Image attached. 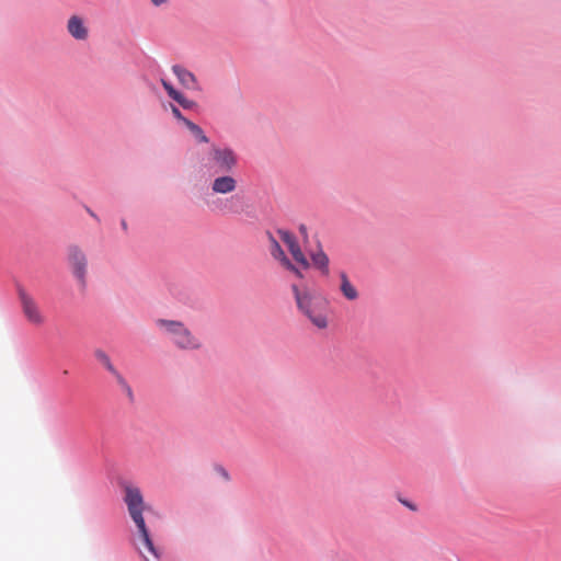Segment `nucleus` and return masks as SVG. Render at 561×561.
Here are the masks:
<instances>
[{"label": "nucleus", "instance_id": "412c9836", "mask_svg": "<svg viewBox=\"0 0 561 561\" xmlns=\"http://www.w3.org/2000/svg\"><path fill=\"white\" fill-rule=\"evenodd\" d=\"M217 472H218V473L220 474V477H222L225 480H227V481H228V480L230 479V476H229L228 471H227L225 468H222V467H218V468H217Z\"/></svg>", "mask_w": 561, "mask_h": 561}, {"label": "nucleus", "instance_id": "6e6552de", "mask_svg": "<svg viewBox=\"0 0 561 561\" xmlns=\"http://www.w3.org/2000/svg\"><path fill=\"white\" fill-rule=\"evenodd\" d=\"M237 187V179L228 173L216 176L210 184L211 192L219 195L233 193Z\"/></svg>", "mask_w": 561, "mask_h": 561}, {"label": "nucleus", "instance_id": "0eeeda50", "mask_svg": "<svg viewBox=\"0 0 561 561\" xmlns=\"http://www.w3.org/2000/svg\"><path fill=\"white\" fill-rule=\"evenodd\" d=\"M277 234L279 239L287 245L293 259L300 264L304 268H308L310 266L306 255L301 251L296 237L284 229H278Z\"/></svg>", "mask_w": 561, "mask_h": 561}, {"label": "nucleus", "instance_id": "f3484780", "mask_svg": "<svg viewBox=\"0 0 561 561\" xmlns=\"http://www.w3.org/2000/svg\"><path fill=\"white\" fill-rule=\"evenodd\" d=\"M161 83H162V87L164 88V90L167 91L168 95L171 99H173V100L178 99L180 92L176 91L170 82H168L167 80L162 79Z\"/></svg>", "mask_w": 561, "mask_h": 561}, {"label": "nucleus", "instance_id": "a211bd4d", "mask_svg": "<svg viewBox=\"0 0 561 561\" xmlns=\"http://www.w3.org/2000/svg\"><path fill=\"white\" fill-rule=\"evenodd\" d=\"M174 101H176L184 108H192L194 106V102L185 98L182 93H180L178 99Z\"/></svg>", "mask_w": 561, "mask_h": 561}, {"label": "nucleus", "instance_id": "2eb2a0df", "mask_svg": "<svg viewBox=\"0 0 561 561\" xmlns=\"http://www.w3.org/2000/svg\"><path fill=\"white\" fill-rule=\"evenodd\" d=\"M185 126L199 142L207 144L209 141L208 137L197 124L193 123L192 121H185Z\"/></svg>", "mask_w": 561, "mask_h": 561}, {"label": "nucleus", "instance_id": "6ab92c4d", "mask_svg": "<svg viewBox=\"0 0 561 561\" xmlns=\"http://www.w3.org/2000/svg\"><path fill=\"white\" fill-rule=\"evenodd\" d=\"M286 270L293 272L297 277L299 278H302L304 275L302 273L300 272L299 268H297L290 261H289V265L288 264H282Z\"/></svg>", "mask_w": 561, "mask_h": 561}, {"label": "nucleus", "instance_id": "7ed1b4c3", "mask_svg": "<svg viewBox=\"0 0 561 561\" xmlns=\"http://www.w3.org/2000/svg\"><path fill=\"white\" fill-rule=\"evenodd\" d=\"M156 324L168 334L180 350L195 351L202 347L201 340L184 323L174 320L158 319Z\"/></svg>", "mask_w": 561, "mask_h": 561}, {"label": "nucleus", "instance_id": "f8f14e48", "mask_svg": "<svg viewBox=\"0 0 561 561\" xmlns=\"http://www.w3.org/2000/svg\"><path fill=\"white\" fill-rule=\"evenodd\" d=\"M268 241H270V252L272 256L279 261L280 264H288L289 265V259L286 256L285 252L283 251L278 240L272 234L267 233Z\"/></svg>", "mask_w": 561, "mask_h": 561}, {"label": "nucleus", "instance_id": "dca6fc26", "mask_svg": "<svg viewBox=\"0 0 561 561\" xmlns=\"http://www.w3.org/2000/svg\"><path fill=\"white\" fill-rule=\"evenodd\" d=\"M115 379H116L118 386L121 387V389L125 392V394L129 399V401L133 402L134 401V392H133L131 387L127 382V380L122 376L121 373L115 376Z\"/></svg>", "mask_w": 561, "mask_h": 561}, {"label": "nucleus", "instance_id": "9d476101", "mask_svg": "<svg viewBox=\"0 0 561 561\" xmlns=\"http://www.w3.org/2000/svg\"><path fill=\"white\" fill-rule=\"evenodd\" d=\"M172 71L185 88L198 90L197 79L190 70L176 65L172 67Z\"/></svg>", "mask_w": 561, "mask_h": 561}, {"label": "nucleus", "instance_id": "393cba45", "mask_svg": "<svg viewBox=\"0 0 561 561\" xmlns=\"http://www.w3.org/2000/svg\"><path fill=\"white\" fill-rule=\"evenodd\" d=\"M154 5H161L165 2V0H151Z\"/></svg>", "mask_w": 561, "mask_h": 561}, {"label": "nucleus", "instance_id": "4be33fe9", "mask_svg": "<svg viewBox=\"0 0 561 561\" xmlns=\"http://www.w3.org/2000/svg\"><path fill=\"white\" fill-rule=\"evenodd\" d=\"M137 547H138L139 552H140V553L142 554V557L146 559V561H149V558H147V554H146V552H148V551H147V550H146V548L141 545V542H140V541H139V543L137 545Z\"/></svg>", "mask_w": 561, "mask_h": 561}, {"label": "nucleus", "instance_id": "aec40b11", "mask_svg": "<svg viewBox=\"0 0 561 561\" xmlns=\"http://www.w3.org/2000/svg\"><path fill=\"white\" fill-rule=\"evenodd\" d=\"M171 111H172V114L174 115V117L179 121H181L184 125H185V121H188L187 118H185L181 111L174 106V105H171Z\"/></svg>", "mask_w": 561, "mask_h": 561}, {"label": "nucleus", "instance_id": "4468645a", "mask_svg": "<svg viewBox=\"0 0 561 561\" xmlns=\"http://www.w3.org/2000/svg\"><path fill=\"white\" fill-rule=\"evenodd\" d=\"M94 357L96 360L102 364L110 374H112L114 377L119 374V371L114 367L112 364V360L110 356L101 348H98L94 351Z\"/></svg>", "mask_w": 561, "mask_h": 561}, {"label": "nucleus", "instance_id": "1a4fd4ad", "mask_svg": "<svg viewBox=\"0 0 561 561\" xmlns=\"http://www.w3.org/2000/svg\"><path fill=\"white\" fill-rule=\"evenodd\" d=\"M67 31L77 41H85L89 37V28L83 18L73 14L67 21Z\"/></svg>", "mask_w": 561, "mask_h": 561}, {"label": "nucleus", "instance_id": "5701e85b", "mask_svg": "<svg viewBox=\"0 0 561 561\" xmlns=\"http://www.w3.org/2000/svg\"><path fill=\"white\" fill-rule=\"evenodd\" d=\"M401 503H402L403 505H405L407 507H409L410 510H412V511H415V510H416V507H415L413 504L409 503L408 501H403V500H401Z\"/></svg>", "mask_w": 561, "mask_h": 561}, {"label": "nucleus", "instance_id": "f03ea898", "mask_svg": "<svg viewBox=\"0 0 561 561\" xmlns=\"http://www.w3.org/2000/svg\"><path fill=\"white\" fill-rule=\"evenodd\" d=\"M291 290L298 309L318 329H325L328 327L327 300L308 288L300 289L297 285H291Z\"/></svg>", "mask_w": 561, "mask_h": 561}, {"label": "nucleus", "instance_id": "f257e3e1", "mask_svg": "<svg viewBox=\"0 0 561 561\" xmlns=\"http://www.w3.org/2000/svg\"><path fill=\"white\" fill-rule=\"evenodd\" d=\"M125 496L124 501L127 505L128 513L137 526L139 534V541L146 548L149 554L154 558L159 557L158 550L153 545V541L150 537L149 530L146 526L142 512L145 508L144 497L140 492V489L134 485H125L124 488Z\"/></svg>", "mask_w": 561, "mask_h": 561}, {"label": "nucleus", "instance_id": "423d86ee", "mask_svg": "<svg viewBox=\"0 0 561 561\" xmlns=\"http://www.w3.org/2000/svg\"><path fill=\"white\" fill-rule=\"evenodd\" d=\"M22 313L26 321L34 327H42L46 322V316L42 311L37 301L24 289L19 290Z\"/></svg>", "mask_w": 561, "mask_h": 561}, {"label": "nucleus", "instance_id": "ddd939ff", "mask_svg": "<svg viewBox=\"0 0 561 561\" xmlns=\"http://www.w3.org/2000/svg\"><path fill=\"white\" fill-rule=\"evenodd\" d=\"M311 261L322 275H329V257L321 249L311 254Z\"/></svg>", "mask_w": 561, "mask_h": 561}, {"label": "nucleus", "instance_id": "9b49d317", "mask_svg": "<svg viewBox=\"0 0 561 561\" xmlns=\"http://www.w3.org/2000/svg\"><path fill=\"white\" fill-rule=\"evenodd\" d=\"M339 276H340V280H341L340 291L342 293L344 298L350 301L356 300L359 297V293H358L357 288L350 280L347 274L342 271V272H340Z\"/></svg>", "mask_w": 561, "mask_h": 561}, {"label": "nucleus", "instance_id": "20e7f679", "mask_svg": "<svg viewBox=\"0 0 561 561\" xmlns=\"http://www.w3.org/2000/svg\"><path fill=\"white\" fill-rule=\"evenodd\" d=\"M238 163L236 152L229 147L213 146L209 151L208 169L213 174L228 173Z\"/></svg>", "mask_w": 561, "mask_h": 561}, {"label": "nucleus", "instance_id": "39448f33", "mask_svg": "<svg viewBox=\"0 0 561 561\" xmlns=\"http://www.w3.org/2000/svg\"><path fill=\"white\" fill-rule=\"evenodd\" d=\"M67 262L72 275L84 286L88 275V257L85 252L77 244H70L67 248Z\"/></svg>", "mask_w": 561, "mask_h": 561}, {"label": "nucleus", "instance_id": "b1692460", "mask_svg": "<svg viewBox=\"0 0 561 561\" xmlns=\"http://www.w3.org/2000/svg\"><path fill=\"white\" fill-rule=\"evenodd\" d=\"M299 231H300V233H301L304 237H306V238H307V228H306V226H305V225H300V227H299Z\"/></svg>", "mask_w": 561, "mask_h": 561}]
</instances>
